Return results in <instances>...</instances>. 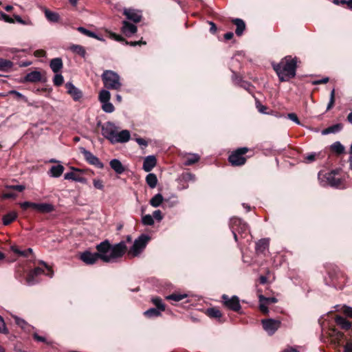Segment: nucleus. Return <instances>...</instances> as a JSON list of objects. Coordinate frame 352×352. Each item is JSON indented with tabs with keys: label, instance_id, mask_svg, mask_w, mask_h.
Returning <instances> with one entry per match:
<instances>
[{
	"label": "nucleus",
	"instance_id": "1",
	"mask_svg": "<svg viewBox=\"0 0 352 352\" xmlns=\"http://www.w3.org/2000/svg\"><path fill=\"white\" fill-rule=\"evenodd\" d=\"M96 250L100 259L110 263L121 258L126 252L127 246L124 241L111 245L108 240H105L96 245Z\"/></svg>",
	"mask_w": 352,
	"mask_h": 352
},
{
	"label": "nucleus",
	"instance_id": "2",
	"mask_svg": "<svg viewBox=\"0 0 352 352\" xmlns=\"http://www.w3.org/2000/svg\"><path fill=\"white\" fill-rule=\"evenodd\" d=\"M297 58L286 56L277 64H273V69L278 76L280 81H288L296 76Z\"/></svg>",
	"mask_w": 352,
	"mask_h": 352
},
{
	"label": "nucleus",
	"instance_id": "3",
	"mask_svg": "<svg viewBox=\"0 0 352 352\" xmlns=\"http://www.w3.org/2000/svg\"><path fill=\"white\" fill-rule=\"evenodd\" d=\"M101 133L103 137L112 144L126 142L131 137L128 130L118 132L116 126L111 122H107L102 125Z\"/></svg>",
	"mask_w": 352,
	"mask_h": 352
},
{
	"label": "nucleus",
	"instance_id": "4",
	"mask_svg": "<svg viewBox=\"0 0 352 352\" xmlns=\"http://www.w3.org/2000/svg\"><path fill=\"white\" fill-rule=\"evenodd\" d=\"M230 227L233 234L235 241L238 242L240 239H246L247 241H249L248 238L250 234V231L248 225L239 218H232L230 219Z\"/></svg>",
	"mask_w": 352,
	"mask_h": 352
},
{
	"label": "nucleus",
	"instance_id": "5",
	"mask_svg": "<svg viewBox=\"0 0 352 352\" xmlns=\"http://www.w3.org/2000/svg\"><path fill=\"white\" fill-rule=\"evenodd\" d=\"M101 78L106 89L116 91L121 89L122 86L121 78L116 72L104 70L101 75Z\"/></svg>",
	"mask_w": 352,
	"mask_h": 352
},
{
	"label": "nucleus",
	"instance_id": "6",
	"mask_svg": "<svg viewBox=\"0 0 352 352\" xmlns=\"http://www.w3.org/2000/svg\"><path fill=\"white\" fill-rule=\"evenodd\" d=\"M41 264L43 265V267H37L33 270L30 271L25 279L26 283L28 285H34L39 282L38 276L41 274H45L49 277L52 278L53 276V271L51 268L47 265V264L41 261Z\"/></svg>",
	"mask_w": 352,
	"mask_h": 352
},
{
	"label": "nucleus",
	"instance_id": "7",
	"mask_svg": "<svg viewBox=\"0 0 352 352\" xmlns=\"http://www.w3.org/2000/svg\"><path fill=\"white\" fill-rule=\"evenodd\" d=\"M150 239V236L147 234H141L135 240L132 247L128 250V254L132 257L139 256L145 249Z\"/></svg>",
	"mask_w": 352,
	"mask_h": 352
},
{
	"label": "nucleus",
	"instance_id": "8",
	"mask_svg": "<svg viewBox=\"0 0 352 352\" xmlns=\"http://www.w3.org/2000/svg\"><path fill=\"white\" fill-rule=\"evenodd\" d=\"M318 180L322 186H330L333 188H340L342 180L336 178L333 173H327L320 171L318 173Z\"/></svg>",
	"mask_w": 352,
	"mask_h": 352
},
{
	"label": "nucleus",
	"instance_id": "9",
	"mask_svg": "<svg viewBox=\"0 0 352 352\" xmlns=\"http://www.w3.org/2000/svg\"><path fill=\"white\" fill-rule=\"evenodd\" d=\"M247 147L239 148L233 151L228 157L229 162L234 166L243 165L246 162V157L244 155L248 152Z\"/></svg>",
	"mask_w": 352,
	"mask_h": 352
},
{
	"label": "nucleus",
	"instance_id": "10",
	"mask_svg": "<svg viewBox=\"0 0 352 352\" xmlns=\"http://www.w3.org/2000/svg\"><path fill=\"white\" fill-rule=\"evenodd\" d=\"M222 300L223 305L232 311H239L241 309L239 299L236 296L230 298L228 295L223 294L222 296Z\"/></svg>",
	"mask_w": 352,
	"mask_h": 352
},
{
	"label": "nucleus",
	"instance_id": "11",
	"mask_svg": "<svg viewBox=\"0 0 352 352\" xmlns=\"http://www.w3.org/2000/svg\"><path fill=\"white\" fill-rule=\"evenodd\" d=\"M261 322L264 330L270 335L274 334L280 325V322L279 320L272 318L264 319L262 320Z\"/></svg>",
	"mask_w": 352,
	"mask_h": 352
},
{
	"label": "nucleus",
	"instance_id": "12",
	"mask_svg": "<svg viewBox=\"0 0 352 352\" xmlns=\"http://www.w3.org/2000/svg\"><path fill=\"white\" fill-rule=\"evenodd\" d=\"M81 153L83 154L85 160L89 164L94 165L98 168H102L104 167V164L100 162L99 158L94 155L91 152L82 148Z\"/></svg>",
	"mask_w": 352,
	"mask_h": 352
},
{
	"label": "nucleus",
	"instance_id": "13",
	"mask_svg": "<svg viewBox=\"0 0 352 352\" xmlns=\"http://www.w3.org/2000/svg\"><path fill=\"white\" fill-rule=\"evenodd\" d=\"M80 258L87 265H93L100 259L98 252L92 253L89 251L81 253Z\"/></svg>",
	"mask_w": 352,
	"mask_h": 352
},
{
	"label": "nucleus",
	"instance_id": "14",
	"mask_svg": "<svg viewBox=\"0 0 352 352\" xmlns=\"http://www.w3.org/2000/svg\"><path fill=\"white\" fill-rule=\"evenodd\" d=\"M65 88L67 89V94L71 96L74 101H78L82 97V91L75 87L72 82H67L65 84Z\"/></svg>",
	"mask_w": 352,
	"mask_h": 352
},
{
	"label": "nucleus",
	"instance_id": "15",
	"mask_svg": "<svg viewBox=\"0 0 352 352\" xmlns=\"http://www.w3.org/2000/svg\"><path fill=\"white\" fill-rule=\"evenodd\" d=\"M123 14L128 20L132 21L133 23H138L142 19L141 12L137 10L132 8H125Z\"/></svg>",
	"mask_w": 352,
	"mask_h": 352
},
{
	"label": "nucleus",
	"instance_id": "16",
	"mask_svg": "<svg viewBox=\"0 0 352 352\" xmlns=\"http://www.w3.org/2000/svg\"><path fill=\"white\" fill-rule=\"evenodd\" d=\"M42 81L41 73L38 71H33L28 73L23 78V82H38Z\"/></svg>",
	"mask_w": 352,
	"mask_h": 352
},
{
	"label": "nucleus",
	"instance_id": "17",
	"mask_svg": "<svg viewBox=\"0 0 352 352\" xmlns=\"http://www.w3.org/2000/svg\"><path fill=\"white\" fill-rule=\"evenodd\" d=\"M34 210L41 213H50L55 210L54 206L49 203H36Z\"/></svg>",
	"mask_w": 352,
	"mask_h": 352
},
{
	"label": "nucleus",
	"instance_id": "18",
	"mask_svg": "<svg viewBox=\"0 0 352 352\" xmlns=\"http://www.w3.org/2000/svg\"><path fill=\"white\" fill-rule=\"evenodd\" d=\"M136 25L130 23L126 21L122 22V32L126 36H131L137 32Z\"/></svg>",
	"mask_w": 352,
	"mask_h": 352
},
{
	"label": "nucleus",
	"instance_id": "19",
	"mask_svg": "<svg viewBox=\"0 0 352 352\" xmlns=\"http://www.w3.org/2000/svg\"><path fill=\"white\" fill-rule=\"evenodd\" d=\"M157 160L154 155H148L145 157L143 162V169L146 172H150L156 166Z\"/></svg>",
	"mask_w": 352,
	"mask_h": 352
},
{
	"label": "nucleus",
	"instance_id": "20",
	"mask_svg": "<svg viewBox=\"0 0 352 352\" xmlns=\"http://www.w3.org/2000/svg\"><path fill=\"white\" fill-rule=\"evenodd\" d=\"M109 165L111 168L118 175L122 174L125 171V168L118 159H113L110 161Z\"/></svg>",
	"mask_w": 352,
	"mask_h": 352
},
{
	"label": "nucleus",
	"instance_id": "21",
	"mask_svg": "<svg viewBox=\"0 0 352 352\" xmlns=\"http://www.w3.org/2000/svg\"><path fill=\"white\" fill-rule=\"evenodd\" d=\"M50 67L54 73H59L63 67L60 58H52L50 62Z\"/></svg>",
	"mask_w": 352,
	"mask_h": 352
},
{
	"label": "nucleus",
	"instance_id": "22",
	"mask_svg": "<svg viewBox=\"0 0 352 352\" xmlns=\"http://www.w3.org/2000/svg\"><path fill=\"white\" fill-rule=\"evenodd\" d=\"M343 129V124L342 123H337L331 125L322 131V135H327L330 133H337L341 131Z\"/></svg>",
	"mask_w": 352,
	"mask_h": 352
},
{
	"label": "nucleus",
	"instance_id": "23",
	"mask_svg": "<svg viewBox=\"0 0 352 352\" xmlns=\"http://www.w3.org/2000/svg\"><path fill=\"white\" fill-rule=\"evenodd\" d=\"M269 247V239H262L256 243V252L257 253H264V252L268 249Z\"/></svg>",
	"mask_w": 352,
	"mask_h": 352
},
{
	"label": "nucleus",
	"instance_id": "24",
	"mask_svg": "<svg viewBox=\"0 0 352 352\" xmlns=\"http://www.w3.org/2000/svg\"><path fill=\"white\" fill-rule=\"evenodd\" d=\"M335 322L344 330H349L351 327V323L340 316H337L336 317Z\"/></svg>",
	"mask_w": 352,
	"mask_h": 352
},
{
	"label": "nucleus",
	"instance_id": "25",
	"mask_svg": "<svg viewBox=\"0 0 352 352\" xmlns=\"http://www.w3.org/2000/svg\"><path fill=\"white\" fill-rule=\"evenodd\" d=\"M232 23L236 26V34L237 36H241L243 33V31L245 29V22L241 19H232Z\"/></svg>",
	"mask_w": 352,
	"mask_h": 352
},
{
	"label": "nucleus",
	"instance_id": "26",
	"mask_svg": "<svg viewBox=\"0 0 352 352\" xmlns=\"http://www.w3.org/2000/svg\"><path fill=\"white\" fill-rule=\"evenodd\" d=\"M65 179L67 180H72L80 183H85L86 179L79 175L76 174L74 172H69L65 174L64 175Z\"/></svg>",
	"mask_w": 352,
	"mask_h": 352
},
{
	"label": "nucleus",
	"instance_id": "27",
	"mask_svg": "<svg viewBox=\"0 0 352 352\" xmlns=\"http://www.w3.org/2000/svg\"><path fill=\"white\" fill-rule=\"evenodd\" d=\"M14 320L16 324L21 327L24 331H27L28 333H30L32 329H34V327L29 324L27 322H25L23 319L20 318L19 317H14Z\"/></svg>",
	"mask_w": 352,
	"mask_h": 352
},
{
	"label": "nucleus",
	"instance_id": "28",
	"mask_svg": "<svg viewBox=\"0 0 352 352\" xmlns=\"http://www.w3.org/2000/svg\"><path fill=\"white\" fill-rule=\"evenodd\" d=\"M17 217V213L14 211H12L5 214L3 218V223L4 226H8L13 222Z\"/></svg>",
	"mask_w": 352,
	"mask_h": 352
},
{
	"label": "nucleus",
	"instance_id": "29",
	"mask_svg": "<svg viewBox=\"0 0 352 352\" xmlns=\"http://www.w3.org/2000/svg\"><path fill=\"white\" fill-rule=\"evenodd\" d=\"M45 16L49 21L53 23L58 22L60 19V16L58 13L52 12L47 9L45 10Z\"/></svg>",
	"mask_w": 352,
	"mask_h": 352
},
{
	"label": "nucleus",
	"instance_id": "30",
	"mask_svg": "<svg viewBox=\"0 0 352 352\" xmlns=\"http://www.w3.org/2000/svg\"><path fill=\"white\" fill-rule=\"evenodd\" d=\"M64 171V167L63 166L58 164L56 166H53L50 168V173L51 175L54 177H60Z\"/></svg>",
	"mask_w": 352,
	"mask_h": 352
},
{
	"label": "nucleus",
	"instance_id": "31",
	"mask_svg": "<svg viewBox=\"0 0 352 352\" xmlns=\"http://www.w3.org/2000/svg\"><path fill=\"white\" fill-rule=\"evenodd\" d=\"M164 200V197L160 193H157L150 200V204L155 208H157L161 205Z\"/></svg>",
	"mask_w": 352,
	"mask_h": 352
},
{
	"label": "nucleus",
	"instance_id": "32",
	"mask_svg": "<svg viewBox=\"0 0 352 352\" xmlns=\"http://www.w3.org/2000/svg\"><path fill=\"white\" fill-rule=\"evenodd\" d=\"M99 100L101 103L109 102L111 98V94L109 89H102L99 93Z\"/></svg>",
	"mask_w": 352,
	"mask_h": 352
},
{
	"label": "nucleus",
	"instance_id": "33",
	"mask_svg": "<svg viewBox=\"0 0 352 352\" xmlns=\"http://www.w3.org/2000/svg\"><path fill=\"white\" fill-rule=\"evenodd\" d=\"M199 159L200 157L197 154H190L186 157L184 164L185 166H190L197 162Z\"/></svg>",
	"mask_w": 352,
	"mask_h": 352
},
{
	"label": "nucleus",
	"instance_id": "34",
	"mask_svg": "<svg viewBox=\"0 0 352 352\" xmlns=\"http://www.w3.org/2000/svg\"><path fill=\"white\" fill-rule=\"evenodd\" d=\"M146 182L148 186H150L151 188H155L157 183L156 175L153 173L148 174L146 177Z\"/></svg>",
	"mask_w": 352,
	"mask_h": 352
},
{
	"label": "nucleus",
	"instance_id": "35",
	"mask_svg": "<svg viewBox=\"0 0 352 352\" xmlns=\"http://www.w3.org/2000/svg\"><path fill=\"white\" fill-rule=\"evenodd\" d=\"M78 31L82 33V34L87 36L91 38H94L98 40H102V38H100L95 32H91L90 30L83 28V27H78Z\"/></svg>",
	"mask_w": 352,
	"mask_h": 352
},
{
	"label": "nucleus",
	"instance_id": "36",
	"mask_svg": "<svg viewBox=\"0 0 352 352\" xmlns=\"http://www.w3.org/2000/svg\"><path fill=\"white\" fill-rule=\"evenodd\" d=\"M206 314L211 318H220L222 316L220 310L214 307L208 309Z\"/></svg>",
	"mask_w": 352,
	"mask_h": 352
},
{
	"label": "nucleus",
	"instance_id": "37",
	"mask_svg": "<svg viewBox=\"0 0 352 352\" xmlns=\"http://www.w3.org/2000/svg\"><path fill=\"white\" fill-rule=\"evenodd\" d=\"M162 312L156 308H150L144 312V315L147 318H156L160 316Z\"/></svg>",
	"mask_w": 352,
	"mask_h": 352
},
{
	"label": "nucleus",
	"instance_id": "38",
	"mask_svg": "<svg viewBox=\"0 0 352 352\" xmlns=\"http://www.w3.org/2000/svg\"><path fill=\"white\" fill-rule=\"evenodd\" d=\"M70 49L74 53L80 55L81 57L84 58L86 55L85 49L82 45H73Z\"/></svg>",
	"mask_w": 352,
	"mask_h": 352
},
{
	"label": "nucleus",
	"instance_id": "39",
	"mask_svg": "<svg viewBox=\"0 0 352 352\" xmlns=\"http://www.w3.org/2000/svg\"><path fill=\"white\" fill-rule=\"evenodd\" d=\"M13 66V63L9 60L0 58V70L8 71Z\"/></svg>",
	"mask_w": 352,
	"mask_h": 352
},
{
	"label": "nucleus",
	"instance_id": "40",
	"mask_svg": "<svg viewBox=\"0 0 352 352\" xmlns=\"http://www.w3.org/2000/svg\"><path fill=\"white\" fill-rule=\"evenodd\" d=\"M331 149L338 154H341L344 152V147L340 142L338 141L331 145Z\"/></svg>",
	"mask_w": 352,
	"mask_h": 352
},
{
	"label": "nucleus",
	"instance_id": "41",
	"mask_svg": "<svg viewBox=\"0 0 352 352\" xmlns=\"http://www.w3.org/2000/svg\"><path fill=\"white\" fill-rule=\"evenodd\" d=\"M151 301L156 306V309L161 311H164L165 310V305L163 303L162 298L159 297L153 298Z\"/></svg>",
	"mask_w": 352,
	"mask_h": 352
},
{
	"label": "nucleus",
	"instance_id": "42",
	"mask_svg": "<svg viewBox=\"0 0 352 352\" xmlns=\"http://www.w3.org/2000/svg\"><path fill=\"white\" fill-rule=\"evenodd\" d=\"M235 83L237 85H239L241 87H243L245 89L248 90V91H250L252 89V85L250 83L246 81H243L241 80V78H236L234 80Z\"/></svg>",
	"mask_w": 352,
	"mask_h": 352
},
{
	"label": "nucleus",
	"instance_id": "43",
	"mask_svg": "<svg viewBox=\"0 0 352 352\" xmlns=\"http://www.w3.org/2000/svg\"><path fill=\"white\" fill-rule=\"evenodd\" d=\"M186 296H187L186 294H173L169 296H167L166 298L167 300H171L175 302H179L182 299L185 298Z\"/></svg>",
	"mask_w": 352,
	"mask_h": 352
},
{
	"label": "nucleus",
	"instance_id": "44",
	"mask_svg": "<svg viewBox=\"0 0 352 352\" xmlns=\"http://www.w3.org/2000/svg\"><path fill=\"white\" fill-rule=\"evenodd\" d=\"M55 76L53 78L54 85L56 86H60L64 82V78L62 74L59 73H55Z\"/></svg>",
	"mask_w": 352,
	"mask_h": 352
},
{
	"label": "nucleus",
	"instance_id": "45",
	"mask_svg": "<svg viewBox=\"0 0 352 352\" xmlns=\"http://www.w3.org/2000/svg\"><path fill=\"white\" fill-rule=\"evenodd\" d=\"M142 222L144 225L152 226L154 224L153 217L150 214H146L142 217Z\"/></svg>",
	"mask_w": 352,
	"mask_h": 352
},
{
	"label": "nucleus",
	"instance_id": "46",
	"mask_svg": "<svg viewBox=\"0 0 352 352\" xmlns=\"http://www.w3.org/2000/svg\"><path fill=\"white\" fill-rule=\"evenodd\" d=\"M102 109L106 113H112L114 111V107L109 101L102 103Z\"/></svg>",
	"mask_w": 352,
	"mask_h": 352
},
{
	"label": "nucleus",
	"instance_id": "47",
	"mask_svg": "<svg viewBox=\"0 0 352 352\" xmlns=\"http://www.w3.org/2000/svg\"><path fill=\"white\" fill-rule=\"evenodd\" d=\"M259 301L265 302L266 304L270 303H276L277 302V299L274 297L267 298L263 296V295L259 296Z\"/></svg>",
	"mask_w": 352,
	"mask_h": 352
},
{
	"label": "nucleus",
	"instance_id": "48",
	"mask_svg": "<svg viewBox=\"0 0 352 352\" xmlns=\"http://www.w3.org/2000/svg\"><path fill=\"white\" fill-rule=\"evenodd\" d=\"M320 155V153H311L306 156L305 160L307 163H310L314 162L316 158H318Z\"/></svg>",
	"mask_w": 352,
	"mask_h": 352
},
{
	"label": "nucleus",
	"instance_id": "49",
	"mask_svg": "<svg viewBox=\"0 0 352 352\" xmlns=\"http://www.w3.org/2000/svg\"><path fill=\"white\" fill-rule=\"evenodd\" d=\"M9 94L10 95H13L15 96L16 98H17L18 100H23L24 102H27L28 101V99L27 98L23 96L21 93L16 91V90H11Z\"/></svg>",
	"mask_w": 352,
	"mask_h": 352
},
{
	"label": "nucleus",
	"instance_id": "50",
	"mask_svg": "<svg viewBox=\"0 0 352 352\" xmlns=\"http://www.w3.org/2000/svg\"><path fill=\"white\" fill-rule=\"evenodd\" d=\"M340 311L348 317H352V307L342 305Z\"/></svg>",
	"mask_w": 352,
	"mask_h": 352
},
{
	"label": "nucleus",
	"instance_id": "51",
	"mask_svg": "<svg viewBox=\"0 0 352 352\" xmlns=\"http://www.w3.org/2000/svg\"><path fill=\"white\" fill-rule=\"evenodd\" d=\"M93 184H94V186L96 189H99V190H103L104 189V184H103V182L101 179H94L93 180Z\"/></svg>",
	"mask_w": 352,
	"mask_h": 352
},
{
	"label": "nucleus",
	"instance_id": "52",
	"mask_svg": "<svg viewBox=\"0 0 352 352\" xmlns=\"http://www.w3.org/2000/svg\"><path fill=\"white\" fill-rule=\"evenodd\" d=\"M36 203L30 202V201H24L20 204V206L23 210H26L28 208H32L34 209Z\"/></svg>",
	"mask_w": 352,
	"mask_h": 352
},
{
	"label": "nucleus",
	"instance_id": "53",
	"mask_svg": "<svg viewBox=\"0 0 352 352\" xmlns=\"http://www.w3.org/2000/svg\"><path fill=\"white\" fill-rule=\"evenodd\" d=\"M335 90L333 89L331 92V95H330V100H329V102L328 103V105H327V110H329L332 108V107L333 106L334 104V102H335Z\"/></svg>",
	"mask_w": 352,
	"mask_h": 352
},
{
	"label": "nucleus",
	"instance_id": "54",
	"mask_svg": "<svg viewBox=\"0 0 352 352\" xmlns=\"http://www.w3.org/2000/svg\"><path fill=\"white\" fill-rule=\"evenodd\" d=\"M0 19L7 23H13L14 21L13 19L10 16L2 12L0 13Z\"/></svg>",
	"mask_w": 352,
	"mask_h": 352
},
{
	"label": "nucleus",
	"instance_id": "55",
	"mask_svg": "<svg viewBox=\"0 0 352 352\" xmlns=\"http://www.w3.org/2000/svg\"><path fill=\"white\" fill-rule=\"evenodd\" d=\"M7 188L8 189H12V190H16L19 192H22L23 190H25V186L23 185H12V186H6Z\"/></svg>",
	"mask_w": 352,
	"mask_h": 352
},
{
	"label": "nucleus",
	"instance_id": "56",
	"mask_svg": "<svg viewBox=\"0 0 352 352\" xmlns=\"http://www.w3.org/2000/svg\"><path fill=\"white\" fill-rule=\"evenodd\" d=\"M8 329L6 327L3 318L0 316V333H7Z\"/></svg>",
	"mask_w": 352,
	"mask_h": 352
},
{
	"label": "nucleus",
	"instance_id": "57",
	"mask_svg": "<svg viewBox=\"0 0 352 352\" xmlns=\"http://www.w3.org/2000/svg\"><path fill=\"white\" fill-rule=\"evenodd\" d=\"M153 217L160 221L163 219V215L160 210H157L153 212Z\"/></svg>",
	"mask_w": 352,
	"mask_h": 352
},
{
	"label": "nucleus",
	"instance_id": "58",
	"mask_svg": "<svg viewBox=\"0 0 352 352\" xmlns=\"http://www.w3.org/2000/svg\"><path fill=\"white\" fill-rule=\"evenodd\" d=\"M287 118L292 120L293 122H296L297 124H300V122L296 116V114L294 113H288L287 114Z\"/></svg>",
	"mask_w": 352,
	"mask_h": 352
},
{
	"label": "nucleus",
	"instance_id": "59",
	"mask_svg": "<svg viewBox=\"0 0 352 352\" xmlns=\"http://www.w3.org/2000/svg\"><path fill=\"white\" fill-rule=\"evenodd\" d=\"M126 45H129L131 46H136V45H146V42L143 41H131L129 42L127 41H125Z\"/></svg>",
	"mask_w": 352,
	"mask_h": 352
},
{
	"label": "nucleus",
	"instance_id": "60",
	"mask_svg": "<svg viewBox=\"0 0 352 352\" xmlns=\"http://www.w3.org/2000/svg\"><path fill=\"white\" fill-rule=\"evenodd\" d=\"M265 304L266 303H265V302H260L259 308L262 313L267 314L269 312V309Z\"/></svg>",
	"mask_w": 352,
	"mask_h": 352
},
{
	"label": "nucleus",
	"instance_id": "61",
	"mask_svg": "<svg viewBox=\"0 0 352 352\" xmlns=\"http://www.w3.org/2000/svg\"><path fill=\"white\" fill-rule=\"evenodd\" d=\"M16 197V194L12 192H8L3 195V198L4 199L15 198Z\"/></svg>",
	"mask_w": 352,
	"mask_h": 352
},
{
	"label": "nucleus",
	"instance_id": "62",
	"mask_svg": "<svg viewBox=\"0 0 352 352\" xmlns=\"http://www.w3.org/2000/svg\"><path fill=\"white\" fill-rule=\"evenodd\" d=\"M33 337L37 342H47L44 337L38 336L36 333H34Z\"/></svg>",
	"mask_w": 352,
	"mask_h": 352
},
{
	"label": "nucleus",
	"instance_id": "63",
	"mask_svg": "<svg viewBox=\"0 0 352 352\" xmlns=\"http://www.w3.org/2000/svg\"><path fill=\"white\" fill-rule=\"evenodd\" d=\"M34 54L36 57H44L45 56V51L43 50H36Z\"/></svg>",
	"mask_w": 352,
	"mask_h": 352
},
{
	"label": "nucleus",
	"instance_id": "64",
	"mask_svg": "<svg viewBox=\"0 0 352 352\" xmlns=\"http://www.w3.org/2000/svg\"><path fill=\"white\" fill-rule=\"evenodd\" d=\"M344 352H352V341L346 342L344 346Z\"/></svg>",
	"mask_w": 352,
	"mask_h": 352
}]
</instances>
